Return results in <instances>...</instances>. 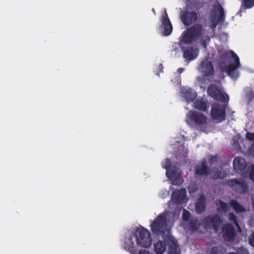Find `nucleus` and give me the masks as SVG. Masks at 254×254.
<instances>
[{
  "label": "nucleus",
  "mask_w": 254,
  "mask_h": 254,
  "mask_svg": "<svg viewBox=\"0 0 254 254\" xmlns=\"http://www.w3.org/2000/svg\"><path fill=\"white\" fill-rule=\"evenodd\" d=\"M219 66L222 73H227L234 78V71L238 67V57L232 51H225L220 55Z\"/></svg>",
  "instance_id": "f257e3e1"
},
{
  "label": "nucleus",
  "mask_w": 254,
  "mask_h": 254,
  "mask_svg": "<svg viewBox=\"0 0 254 254\" xmlns=\"http://www.w3.org/2000/svg\"><path fill=\"white\" fill-rule=\"evenodd\" d=\"M203 32V26L199 23H195L182 33L180 42L191 44L202 37Z\"/></svg>",
  "instance_id": "f03ea898"
},
{
  "label": "nucleus",
  "mask_w": 254,
  "mask_h": 254,
  "mask_svg": "<svg viewBox=\"0 0 254 254\" xmlns=\"http://www.w3.org/2000/svg\"><path fill=\"white\" fill-rule=\"evenodd\" d=\"M223 220L218 214L209 215L204 217L201 222V225L206 230H214L217 232L222 224Z\"/></svg>",
  "instance_id": "7ed1b4c3"
},
{
  "label": "nucleus",
  "mask_w": 254,
  "mask_h": 254,
  "mask_svg": "<svg viewBox=\"0 0 254 254\" xmlns=\"http://www.w3.org/2000/svg\"><path fill=\"white\" fill-rule=\"evenodd\" d=\"M165 213L159 214L150 225L153 233L160 235L164 234L167 227V220Z\"/></svg>",
  "instance_id": "20e7f679"
},
{
  "label": "nucleus",
  "mask_w": 254,
  "mask_h": 254,
  "mask_svg": "<svg viewBox=\"0 0 254 254\" xmlns=\"http://www.w3.org/2000/svg\"><path fill=\"white\" fill-rule=\"evenodd\" d=\"M137 241L138 245L142 247L147 248L151 245V238L150 232L144 228L137 229L133 233Z\"/></svg>",
  "instance_id": "39448f33"
},
{
  "label": "nucleus",
  "mask_w": 254,
  "mask_h": 254,
  "mask_svg": "<svg viewBox=\"0 0 254 254\" xmlns=\"http://www.w3.org/2000/svg\"><path fill=\"white\" fill-rule=\"evenodd\" d=\"M226 103H214L212 106L210 113L212 118L218 123L224 121L226 118Z\"/></svg>",
  "instance_id": "423d86ee"
},
{
  "label": "nucleus",
  "mask_w": 254,
  "mask_h": 254,
  "mask_svg": "<svg viewBox=\"0 0 254 254\" xmlns=\"http://www.w3.org/2000/svg\"><path fill=\"white\" fill-rule=\"evenodd\" d=\"M239 175L244 178L249 177L254 181V165H247L244 158H239Z\"/></svg>",
  "instance_id": "0eeeda50"
},
{
  "label": "nucleus",
  "mask_w": 254,
  "mask_h": 254,
  "mask_svg": "<svg viewBox=\"0 0 254 254\" xmlns=\"http://www.w3.org/2000/svg\"><path fill=\"white\" fill-rule=\"evenodd\" d=\"M181 42L178 43L181 46ZM183 52V57L186 61L190 62L197 58L199 54V49L191 46H181Z\"/></svg>",
  "instance_id": "6e6552de"
},
{
  "label": "nucleus",
  "mask_w": 254,
  "mask_h": 254,
  "mask_svg": "<svg viewBox=\"0 0 254 254\" xmlns=\"http://www.w3.org/2000/svg\"><path fill=\"white\" fill-rule=\"evenodd\" d=\"M187 117L190 121L197 126H204L207 124V118L202 113L196 111H190Z\"/></svg>",
  "instance_id": "1a4fd4ad"
},
{
  "label": "nucleus",
  "mask_w": 254,
  "mask_h": 254,
  "mask_svg": "<svg viewBox=\"0 0 254 254\" xmlns=\"http://www.w3.org/2000/svg\"><path fill=\"white\" fill-rule=\"evenodd\" d=\"M136 238L134 233H130L126 235L125 240L124 247L132 254H135L137 252V246L138 244Z\"/></svg>",
  "instance_id": "9d476101"
},
{
  "label": "nucleus",
  "mask_w": 254,
  "mask_h": 254,
  "mask_svg": "<svg viewBox=\"0 0 254 254\" xmlns=\"http://www.w3.org/2000/svg\"><path fill=\"white\" fill-rule=\"evenodd\" d=\"M180 19L185 25L188 26L197 21L198 14L194 11L184 10L180 13Z\"/></svg>",
  "instance_id": "9b49d317"
},
{
  "label": "nucleus",
  "mask_w": 254,
  "mask_h": 254,
  "mask_svg": "<svg viewBox=\"0 0 254 254\" xmlns=\"http://www.w3.org/2000/svg\"><path fill=\"white\" fill-rule=\"evenodd\" d=\"M199 70L206 78L211 77L214 74L213 64L207 59H205L200 63Z\"/></svg>",
  "instance_id": "f8f14e48"
},
{
  "label": "nucleus",
  "mask_w": 254,
  "mask_h": 254,
  "mask_svg": "<svg viewBox=\"0 0 254 254\" xmlns=\"http://www.w3.org/2000/svg\"><path fill=\"white\" fill-rule=\"evenodd\" d=\"M223 237L227 242L233 241L236 237V232L234 226L230 224L224 225L222 228Z\"/></svg>",
  "instance_id": "ddd939ff"
},
{
  "label": "nucleus",
  "mask_w": 254,
  "mask_h": 254,
  "mask_svg": "<svg viewBox=\"0 0 254 254\" xmlns=\"http://www.w3.org/2000/svg\"><path fill=\"white\" fill-rule=\"evenodd\" d=\"M186 190L185 189H181L173 192L172 194V200L175 205H181L186 202Z\"/></svg>",
  "instance_id": "4468645a"
},
{
  "label": "nucleus",
  "mask_w": 254,
  "mask_h": 254,
  "mask_svg": "<svg viewBox=\"0 0 254 254\" xmlns=\"http://www.w3.org/2000/svg\"><path fill=\"white\" fill-rule=\"evenodd\" d=\"M161 21L163 35L166 36L170 35L172 32L173 27L166 11H165L164 14L162 16Z\"/></svg>",
  "instance_id": "2eb2a0df"
},
{
  "label": "nucleus",
  "mask_w": 254,
  "mask_h": 254,
  "mask_svg": "<svg viewBox=\"0 0 254 254\" xmlns=\"http://www.w3.org/2000/svg\"><path fill=\"white\" fill-rule=\"evenodd\" d=\"M166 246H168V254H180V252H177L179 247L178 242L173 236L166 237Z\"/></svg>",
  "instance_id": "dca6fc26"
},
{
  "label": "nucleus",
  "mask_w": 254,
  "mask_h": 254,
  "mask_svg": "<svg viewBox=\"0 0 254 254\" xmlns=\"http://www.w3.org/2000/svg\"><path fill=\"white\" fill-rule=\"evenodd\" d=\"M210 168L205 160L195 167V174L199 176H208L210 174Z\"/></svg>",
  "instance_id": "f3484780"
},
{
  "label": "nucleus",
  "mask_w": 254,
  "mask_h": 254,
  "mask_svg": "<svg viewBox=\"0 0 254 254\" xmlns=\"http://www.w3.org/2000/svg\"><path fill=\"white\" fill-rule=\"evenodd\" d=\"M210 178L213 180L222 179L226 177L227 173L222 167H214L210 169Z\"/></svg>",
  "instance_id": "a211bd4d"
},
{
  "label": "nucleus",
  "mask_w": 254,
  "mask_h": 254,
  "mask_svg": "<svg viewBox=\"0 0 254 254\" xmlns=\"http://www.w3.org/2000/svg\"><path fill=\"white\" fill-rule=\"evenodd\" d=\"M206 198L204 195H201L198 199L195 204V210L198 213H201L205 211Z\"/></svg>",
  "instance_id": "6ab92c4d"
},
{
  "label": "nucleus",
  "mask_w": 254,
  "mask_h": 254,
  "mask_svg": "<svg viewBox=\"0 0 254 254\" xmlns=\"http://www.w3.org/2000/svg\"><path fill=\"white\" fill-rule=\"evenodd\" d=\"M208 102L203 98L197 99L194 102V107L200 111H206L207 110Z\"/></svg>",
  "instance_id": "aec40b11"
},
{
  "label": "nucleus",
  "mask_w": 254,
  "mask_h": 254,
  "mask_svg": "<svg viewBox=\"0 0 254 254\" xmlns=\"http://www.w3.org/2000/svg\"><path fill=\"white\" fill-rule=\"evenodd\" d=\"M166 249V238L164 241H158L154 244V251L157 254H163Z\"/></svg>",
  "instance_id": "412c9836"
},
{
  "label": "nucleus",
  "mask_w": 254,
  "mask_h": 254,
  "mask_svg": "<svg viewBox=\"0 0 254 254\" xmlns=\"http://www.w3.org/2000/svg\"><path fill=\"white\" fill-rule=\"evenodd\" d=\"M216 204L217 206V210L218 212L226 213L228 211L229 206L227 203L220 199H217L216 201Z\"/></svg>",
  "instance_id": "4be33fe9"
},
{
  "label": "nucleus",
  "mask_w": 254,
  "mask_h": 254,
  "mask_svg": "<svg viewBox=\"0 0 254 254\" xmlns=\"http://www.w3.org/2000/svg\"><path fill=\"white\" fill-rule=\"evenodd\" d=\"M220 91L215 84H210L207 88L208 94L214 99L217 96Z\"/></svg>",
  "instance_id": "5701e85b"
},
{
  "label": "nucleus",
  "mask_w": 254,
  "mask_h": 254,
  "mask_svg": "<svg viewBox=\"0 0 254 254\" xmlns=\"http://www.w3.org/2000/svg\"><path fill=\"white\" fill-rule=\"evenodd\" d=\"M184 95L188 102L193 101L196 98L197 96L196 93L193 92L191 89L186 90L184 92Z\"/></svg>",
  "instance_id": "b1692460"
},
{
  "label": "nucleus",
  "mask_w": 254,
  "mask_h": 254,
  "mask_svg": "<svg viewBox=\"0 0 254 254\" xmlns=\"http://www.w3.org/2000/svg\"><path fill=\"white\" fill-rule=\"evenodd\" d=\"M215 9L216 12L219 14L218 21L221 22L224 21L225 15L223 7L220 4H218L215 6Z\"/></svg>",
  "instance_id": "393cba45"
},
{
  "label": "nucleus",
  "mask_w": 254,
  "mask_h": 254,
  "mask_svg": "<svg viewBox=\"0 0 254 254\" xmlns=\"http://www.w3.org/2000/svg\"><path fill=\"white\" fill-rule=\"evenodd\" d=\"M246 138L249 140L254 141L248 151L250 155H254V133L248 132L246 134Z\"/></svg>",
  "instance_id": "a878e982"
},
{
  "label": "nucleus",
  "mask_w": 254,
  "mask_h": 254,
  "mask_svg": "<svg viewBox=\"0 0 254 254\" xmlns=\"http://www.w3.org/2000/svg\"><path fill=\"white\" fill-rule=\"evenodd\" d=\"M226 249L222 246H215L211 248L210 254H224Z\"/></svg>",
  "instance_id": "bb28decb"
},
{
  "label": "nucleus",
  "mask_w": 254,
  "mask_h": 254,
  "mask_svg": "<svg viewBox=\"0 0 254 254\" xmlns=\"http://www.w3.org/2000/svg\"><path fill=\"white\" fill-rule=\"evenodd\" d=\"M249 190V187L245 182H239V192L241 193H247Z\"/></svg>",
  "instance_id": "cd10ccee"
},
{
  "label": "nucleus",
  "mask_w": 254,
  "mask_h": 254,
  "mask_svg": "<svg viewBox=\"0 0 254 254\" xmlns=\"http://www.w3.org/2000/svg\"><path fill=\"white\" fill-rule=\"evenodd\" d=\"M166 175L167 177L170 179H173V178L177 176L176 171L172 167L166 170Z\"/></svg>",
  "instance_id": "c85d7f7f"
},
{
  "label": "nucleus",
  "mask_w": 254,
  "mask_h": 254,
  "mask_svg": "<svg viewBox=\"0 0 254 254\" xmlns=\"http://www.w3.org/2000/svg\"><path fill=\"white\" fill-rule=\"evenodd\" d=\"M215 99L222 102L223 103H225L226 102H228L229 97L227 95H225L220 91L217 96L215 97Z\"/></svg>",
  "instance_id": "c756f323"
},
{
  "label": "nucleus",
  "mask_w": 254,
  "mask_h": 254,
  "mask_svg": "<svg viewBox=\"0 0 254 254\" xmlns=\"http://www.w3.org/2000/svg\"><path fill=\"white\" fill-rule=\"evenodd\" d=\"M200 225H201V223L198 224L197 221H191L189 222V226L191 230L196 232L198 230Z\"/></svg>",
  "instance_id": "7c9ffc66"
},
{
  "label": "nucleus",
  "mask_w": 254,
  "mask_h": 254,
  "mask_svg": "<svg viewBox=\"0 0 254 254\" xmlns=\"http://www.w3.org/2000/svg\"><path fill=\"white\" fill-rule=\"evenodd\" d=\"M171 180H172V184L175 186L180 185L183 182V178L180 176H176Z\"/></svg>",
  "instance_id": "2f4dec72"
},
{
  "label": "nucleus",
  "mask_w": 254,
  "mask_h": 254,
  "mask_svg": "<svg viewBox=\"0 0 254 254\" xmlns=\"http://www.w3.org/2000/svg\"><path fill=\"white\" fill-rule=\"evenodd\" d=\"M172 162L171 160L169 158H166L164 162L162 163V166L165 168L166 170L169 169L172 167Z\"/></svg>",
  "instance_id": "473e14b6"
},
{
  "label": "nucleus",
  "mask_w": 254,
  "mask_h": 254,
  "mask_svg": "<svg viewBox=\"0 0 254 254\" xmlns=\"http://www.w3.org/2000/svg\"><path fill=\"white\" fill-rule=\"evenodd\" d=\"M242 5L245 8H251L254 5V0H243Z\"/></svg>",
  "instance_id": "72a5a7b5"
},
{
  "label": "nucleus",
  "mask_w": 254,
  "mask_h": 254,
  "mask_svg": "<svg viewBox=\"0 0 254 254\" xmlns=\"http://www.w3.org/2000/svg\"><path fill=\"white\" fill-rule=\"evenodd\" d=\"M210 40V38L208 35H206L205 36H202L201 37V43L202 46L206 48L207 47V42H209Z\"/></svg>",
  "instance_id": "f704fd0d"
},
{
  "label": "nucleus",
  "mask_w": 254,
  "mask_h": 254,
  "mask_svg": "<svg viewBox=\"0 0 254 254\" xmlns=\"http://www.w3.org/2000/svg\"><path fill=\"white\" fill-rule=\"evenodd\" d=\"M229 219L231 220L234 221L235 226L238 228V220H237V217L233 213H229Z\"/></svg>",
  "instance_id": "c9c22d12"
},
{
  "label": "nucleus",
  "mask_w": 254,
  "mask_h": 254,
  "mask_svg": "<svg viewBox=\"0 0 254 254\" xmlns=\"http://www.w3.org/2000/svg\"><path fill=\"white\" fill-rule=\"evenodd\" d=\"M230 204L233 207L235 212L238 213V201L232 199L230 200Z\"/></svg>",
  "instance_id": "e433bc0d"
},
{
  "label": "nucleus",
  "mask_w": 254,
  "mask_h": 254,
  "mask_svg": "<svg viewBox=\"0 0 254 254\" xmlns=\"http://www.w3.org/2000/svg\"><path fill=\"white\" fill-rule=\"evenodd\" d=\"M190 217V213L186 209H184L183 211L182 218L185 221H187Z\"/></svg>",
  "instance_id": "4c0bfd02"
},
{
  "label": "nucleus",
  "mask_w": 254,
  "mask_h": 254,
  "mask_svg": "<svg viewBox=\"0 0 254 254\" xmlns=\"http://www.w3.org/2000/svg\"><path fill=\"white\" fill-rule=\"evenodd\" d=\"M246 98L248 100V102H251L254 98V95L252 91H248L246 94Z\"/></svg>",
  "instance_id": "58836bf2"
},
{
  "label": "nucleus",
  "mask_w": 254,
  "mask_h": 254,
  "mask_svg": "<svg viewBox=\"0 0 254 254\" xmlns=\"http://www.w3.org/2000/svg\"><path fill=\"white\" fill-rule=\"evenodd\" d=\"M231 143L235 147V149L238 148V137L235 136L232 140Z\"/></svg>",
  "instance_id": "ea45409f"
},
{
  "label": "nucleus",
  "mask_w": 254,
  "mask_h": 254,
  "mask_svg": "<svg viewBox=\"0 0 254 254\" xmlns=\"http://www.w3.org/2000/svg\"><path fill=\"white\" fill-rule=\"evenodd\" d=\"M228 184L229 186L231 187H234L236 185H238V179H234L233 180H231L230 181H228Z\"/></svg>",
  "instance_id": "a19ab883"
},
{
  "label": "nucleus",
  "mask_w": 254,
  "mask_h": 254,
  "mask_svg": "<svg viewBox=\"0 0 254 254\" xmlns=\"http://www.w3.org/2000/svg\"><path fill=\"white\" fill-rule=\"evenodd\" d=\"M233 167L236 171L238 170V156L235 157L233 161Z\"/></svg>",
  "instance_id": "79ce46f5"
},
{
  "label": "nucleus",
  "mask_w": 254,
  "mask_h": 254,
  "mask_svg": "<svg viewBox=\"0 0 254 254\" xmlns=\"http://www.w3.org/2000/svg\"><path fill=\"white\" fill-rule=\"evenodd\" d=\"M204 2H199L195 3V7L197 10H199L201 8L203 7L204 4Z\"/></svg>",
  "instance_id": "37998d69"
},
{
  "label": "nucleus",
  "mask_w": 254,
  "mask_h": 254,
  "mask_svg": "<svg viewBox=\"0 0 254 254\" xmlns=\"http://www.w3.org/2000/svg\"><path fill=\"white\" fill-rule=\"evenodd\" d=\"M209 163L211 165H212L214 163L217 162L218 157L216 155L211 156L209 159Z\"/></svg>",
  "instance_id": "c03bdc74"
},
{
  "label": "nucleus",
  "mask_w": 254,
  "mask_h": 254,
  "mask_svg": "<svg viewBox=\"0 0 254 254\" xmlns=\"http://www.w3.org/2000/svg\"><path fill=\"white\" fill-rule=\"evenodd\" d=\"M249 243L251 245L254 246V232L252 234L251 237L249 239Z\"/></svg>",
  "instance_id": "a18cd8bd"
},
{
  "label": "nucleus",
  "mask_w": 254,
  "mask_h": 254,
  "mask_svg": "<svg viewBox=\"0 0 254 254\" xmlns=\"http://www.w3.org/2000/svg\"><path fill=\"white\" fill-rule=\"evenodd\" d=\"M239 254H249L248 251L243 248H239Z\"/></svg>",
  "instance_id": "49530a36"
},
{
  "label": "nucleus",
  "mask_w": 254,
  "mask_h": 254,
  "mask_svg": "<svg viewBox=\"0 0 254 254\" xmlns=\"http://www.w3.org/2000/svg\"><path fill=\"white\" fill-rule=\"evenodd\" d=\"M246 211V209L244 207L239 205V212H244Z\"/></svg>",
  "instance_id": "de8ad7c7"
},
{
  "label": "nucleus",
  "mask_w": 254,
  "mask_h": 254,
  "mask_svg": "<svg viewBox=\"0 0 254 254\" xmlns=\"http://www.w3.org/2000/svg\"><path fill=\"white\" fill-rule=\"evenodd\" d=\"M184 70V68H179L178 69V72L180 73H182Z\"/></svg>",
  "instance_id": "09e8293b"
},
{
  "label": "nucleus",
  "mask_w": 254,
  "mask_h": 254,
  "mask_svg": "<svg viewBox=\"0 0 254 254\" xmlns=\"http://www.w3.org/2000/svg\"><path fill=\"white\" fill-rule=\"evenodd\" d=\"M227 254H238L236 253H228Z\"/></svg>",
  "instance_id": "8fccbe9b"
},
{
  "label": "nucleus",
  "mask_w": 254,
  "mask_h": 254,
  "mask_svg": "<svg viewBox=\"0 0 254 254\" xmlns=\"http://www.w3.org/2000/svg\"><path fill=\"white\" fill-rule=\"evenodd\" d=\"M217 24V22L215 23V24H214V27H215L216 26Z\"/></svg>",
  "instance_id": "3c124183"
},
{
  "label": "nucleus",
  "mask_w": 254,
  "mask_h": 254,
  "mask_svg": "<svg viewBox=\"0 0 254 254\" xmlns=\"http://www.w3.org/2000/svg\"><path fill=\"white\" fill-rule=\"evenodd\" d=\"M239 232H241V228H240V227H239Z\"/></svg>",
  "instance_id": "603ef678"
}]
</instances>
